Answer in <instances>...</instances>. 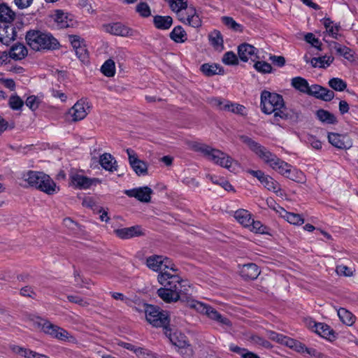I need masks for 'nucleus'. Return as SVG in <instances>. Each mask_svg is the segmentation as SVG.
Masks as SVG:
<instances>
[{
    "instance_id": "1",
    "label": "nucleus",
    "mask_w": 358,
    "mask_h": 358,
    "mask_svg": "<svg viewBox=\"0 0 358 358\" xmlns=\"http://www.w3.org/2000/svg\"><path fill=\"white\" fill-rule=\"evenodd\" d=\"M241 141L255 152L264 163L282 176L287 178L291 165L280 159L265 147L246 136H241Z\"/></svg>"
},
{
    "instance_id": "2",
    "label": "nucleus",
    "mask_w": 358,
    "mask_h": 358,
    "mask_svg": "<svg viewBox=\"0 0 358 358\" xmlns=\"http://www.w3.org/2000/svg\"><path fill=\"white\" fill-rule=\"evenodd\" d=\"M159 282L164 286L157 290L158 296L165 302H176L180 299V287L181 278L169 272H164L158 275Z\"/></svg>"
},
{
    "instance_id": "3",
    "label": "nucleus",
    "mask_w": 358,
    "mask_h": 358,
    "mask_svg": "<svg viewBox=\"0 0 358 358\" xmlns=\"http://www.w3.org/2000/svg\"><path fill=\"white\" fill-rule=\"evenodd\" d=\"M262 110L266 114H274L275 117L287 119L288 113L284 100L280 94L263 91L261 94Z\"/></svg>"
},
{
    "instance_id": "4",
    "label": "nucleus",
    "mask_w": 358,
    "mask_h": 358,
    "mask_svg": "<svg viewBox=\"0 0 358 358\" xmlns=\"http://www.w3.org/2000/svg\"><path fill=\"white\" fill-rule=\"evenodd\" d=\"M26 41L32 50L36 51L56 49L59 46L57 40L52 34L36 30L27 32Z\"/></svg>"
},
{
    "instance_id": "5",
    "label": "nucleus",
    "mask_w": 358,
    "mask_h": 358,
    "mask_svg": "<svg viewBox=\"0 0 358 358\" xmlns=\"http://www.w3.org/2000/svg\"><path fill=\"white\" fill-rule=\"evenodd\" d=\"M29 325L36 330L43 331L54 338L62 341L68 340L71 336L67 331L60 328L50 322L36 316L28 319Z\"/></svg>"
},
{
    "instance_id": "6",
    "label": "nucleus",
    "mask_w": 358,
    "mask_h": 358,
    "mask_svg": "<svg viewBox=\"0 0 358 358\" xmlns=\"http://www.w3.org/2000/svg\"><path fill=\"white\" fill-rule=\"evenodd\" d=\"M29 325L36 330L43 331L54 338L62 341L68 340L71 336L67 331L60 328L50 322L36 316L28 319Z\"/></svg>"
},
{
    "instance_id": "7",
    "label": "nucleus",
    "mask_w": 358,
    "mask_h": 358,
    "mask_svg": "<svg viewBox=\"0 0 358 358\" xmlns=\"http://www.w3.org/2000/svg\"><path fill=\"white\" fill-rule=\"evenodd\" d=\"M194 150L200 152L208 160L222 167L231 169L236 164L229 156L222 151L204 144H196Z\"/></svg>"
},
{
    "instance_id": "8",
    "label": "nucleus",
    "mask_w": 358,
    "mask_h": 358,
    "mask_svg": "<svg viewBox=\"0 0 358 358\" xmlns=\"http://www.w3.org/2000/svg\"><path fill=\"white\" fill-rule=\"evenodd\" d=\"M144 307L147 321L155 327H163L164 334L167 335L170 322L168 313L152 305L145 304Z\"/></svg>"
},
{
    "instance_id": "9",
    "label": "nucleus",
    "mask_w": 358,
    "mask_h": 358,
    "mask_svg": "<svg viewBox=\"0 0 358 358\" xmlns=\"http://www.w3.org/2000/svg\"><path fill=\"white\" fill-rule=\"evenodd\" d=\"M187 306L189 308L194 309L198 313L206 315L209 319L216 322L222 327H228L231 326L230 321L227 317H223L215 308L204 303L190 299L187 301Z\"/></svg>"
},
{
    "instance_id": "10",
    "label": "nucleus",
    "mask_w": 358,
    "mask_h": 358,
    "mask_svg": "<svg viewBox=\"0 0 358 358\" xmlns=\"http://www.w3.org/2000/svg\"><path fill=\"white\" fill-rule=\"evenodd\" d=\"M147 266L153 271L169 272V270L173 272L177 271V268L172 261L162 255H152L146 259Z\"/></svg>"
},
{
    "instance_id": "11",
    "label": "nucleus",
    "mask_w": 358,
    "mask_h": 358,
    "mask_svg": "<svg viewBox=\"0 0 358 358\" xmlns=\"http://www.w3.org/2000/svg\"><path fill=\"white\" fill-rule=\"evenodd\" d=\"M177 17L181 22L192 27H199L201 25V19L192 5L185 8Z\"/></svg>"
},
{
    "instance_id": "12",
    "label": "nucleus",
    "mask_w": 358,
    "mask_h": 358,
    "mask_svg": "<svg viewBox=\"0 0 358 358\" xmlns=\"http://www.w3.org/2000/svg\"><path fill=\"white\" fill-rule=\"evenodd\" d=\"M90 111L88 103L85 100H79L69 110L67 119L71 121L76 122L83 120Z\"/></svg>"
},
{
    "instance_id": "13",
    "label": "nucleus",
    "mask_w": 358,
    "mask_h": 358,
    "mask_svg": "<svg viewBox=\"0 0 358 358\" xmlns=\"http://www.w3.org/2000/svg\"><path fill=\"white\" fill-rule=\"evenodd\" d=\"M126 152L128 155V159L131 167L136 174L138 176H145L148 174V164L144 161L140 159L136 152L127 148Z\"/></svg>"
},
{
    "instance_id": "14",
    "label": "nucleus",
    "mask_w": 358,
    "mask_h": 358,
    "mask_svg": "<svg viewBox=\"0 0 358 358\" xmlns=\"http://www.w3.org/2000/svg\"><path fill=\"white\" fill-rule=\"evenodd\" d=\"M104 31L113 35L120 36L122 37L135 36L137 32L124 25L120 22H115L105 24L103 26Z\"/></svg>"
},
{
    "instance_id": "15",
    "label": "nucleus",
    "mask_w": 358,
    "mask_h": 358,
    "mask_svg": "<svg viewBox=\"0 0 358 358\" xmlns=\"http://www.w3.org/2000/svg\"><path fill=\"white\" fill-rule=\"evenodd\" d=\"M69 40L78 58L82 62H85L88 58V51L85 41L76 35L69 36Z\"/></svg>"
},
{
    "instance_id": "16",
    "label": "nucleus",
    "mask_w": 358,
    "mask_h": 358,
    "mask_svg": "<svg viewBox=\"0 0 358 358\" xmlns=\"http://www.w3.org/2000/svg\"><path fill=\"white\" fill-rule=\"evenodd\" d=\"M70 178L72 185L78 189H86L100 182L97 178H90L80 173H71Z\"/></svg>"
},
{
    "instance_id": "17",
    "label": "nucleus",
    "mask_w": 358,
    "mask_h": 358,
    "mask_svg": "<svg viewBox=\"0 0 358 358\" xmlns=\"http://www.w3.org/2000/svg\"><path fill=\"white\" fill-rule=\"evenodd\" d=\"M268 337L270 339L279 343L283 344L290 348L295 350L296 351H300L303 349L301 343L282 334H280L274 331H270L268 333Z\"/></svg>"
},
{
    "instance_id": "18",
    "label": "nucleus",
    "mask_w": 358,
    "mask_h": 358,
    "mask_svg": "<svg viewBox=\"0 0 358 358\" xmlns=\"http://www.w3.org/2000/svg\"><path fill=\"white\" fill-rule=\"evenodd\" d=\"M328 140L333 146L338 149H349L352 145L351 139L345 134L329 133Z\"/></svg>"
},
{
    "instance_id": "19",
    "label": "nucleus",
    "mask_w": 358,
    "mask_h": 358,
    "mask_svg": "<svg viewBox=\"0 0 358 358\" xmlns=\"http://www.w3.org/2000/svg\"><path fill=\"white\" fill-rule=\"evenodd\" d=\"M124 194L129 197H134L141 202H149L150 201L152 190L145 186L124 191Z\"/></svg>"
},
{
    "instance_id": "20",
    "label": "nucleus",
    "mask_w": 358,
    "mask_h": 358,
    "mask_svg": "<svg viewBox=\"0 0 358 358\" xmlns=\"http://www.w3.org/2000/svg\"><path fill=\"white\" fill-rule=\"evenodd\" d=\"M238 53L239 58L243 62H248V60L255 62L259 58L257 56V49L248 43L240 45L238 47Z\"/></svg>"
},
{
    "instance_id": "21",
    "label": "nucleus",
    "mask_w": 358,
    "mask_h": 358,
    "mask_svg": "<svg viewBox=\"0 0 358 358\" xmlns=\"http://www.w3.org/2000/svg\"><path fill=\"white\" fill-rule=\"evenodd\" d=\"M15 29L12 24L6 23L0 24V41L2 43L9 45L15 39Z\"/></svg>"
},
{
    "instance_id": "22",
    "label": "nucleus",
    "mask_w": 358,
    "mask_h": 358,
    "mask_svg": "<svg viewBox=\"0 0 358 358\" xmlns=\"http://www.w3.org/2000/svg\"><path fill=\"white\" fill-rule=\"evenodd\" d=\"M309 327L322 338L328 340H331L334 338L333 330L329 325L324 323H317L314 321H310Z\"/></svg>"
},
{
    "instance_id": "23",
    "label": "nucleus",
    "mask_w": 358,
    "mask_h": 358,
    "mask_svg": "<svg viewBox=\"0 0 358 358\" xmlns=\"http://www.w3.org/2000/svg\"><path fill=\"white\" fill-rule=\"evenodd\" d=\"M274 210L281 217L285 219L291 224L301 225L304 222V219L300 214L287 212L280 206L275 208Z\"/></svg>"
},
{
    "instance_id": "24",
    "label": "nucleus",
    "mask_w": 358,
    "mask_h": 358,
    "mask_svg": "<svg viewBox=\"0 0 358 358\" xmlns=\"http://www.w3.org/2000/svg\"><path fill=\"white\" fill-rule=\"evenodd\" d=\"M41 176V178H39V179H43V180L42 181L41 187H40V191L49 195L57 194L59 191V187L56 185L48 174ZM35 178L38 179V177Z\"/></svg>"
},
{
    "instance_id": "25",
    "label": "nucleus",
    "mask_w": 358,
    "mask_h": 358,
    "mask_svg": "<svg viewBox=\"0 0 358 358\" xmlns=\"http://www.w3.org/2000/svg\"><path fill=\"white\" fill-rule=\"evenodd\" d=\"M115 235L122 239H128L139 236L143 234L139 226L117 229L114 231Z\"/></svg>"
},
{
    "instance_id": "26",
    "label": "nucleus",
    "mask_w": 358,
    "mask_h": 358,
    "mask_svg": "<svg viewBox=\"0 0 358 358\" xmlns=\"http://www.w3.org/2000/svg\"><path fill=\"white\" fill-rule=\"evenodd\" d=\"M52 17L59 28H66L73 24L72 20L69 18L68 14L61 10H55Z\"/></svg>"
},
{
    "instance_id": "27",
    "label": "nucleus",
    "mask_w": 358,
    "mask_h": 358,
    "mask_svg": "<svg viewBox=\"0 0 358 358\" xmlns=\"http://www.w3.org/2000/svg\"><path fill=\"white\" fill-rule=\"evenodd\" d=\"M41 175H46V173L41 171H29L24 175V178L30 186L40 190L43 179H36L34 178H41Z\"/></svg>"
},
{
    "instance_id": "28",
    "label": "nucleus",
    "mask_w": 358,
    "mask_h": 358,
    "mask_svg": "<svg viewBox=\"0 0 358 358\" xmlns=\"http://www.w3.org/2000/svg\"><path fill=\"white\" fill-rule=\"evenodd\" d=\"M240 273L243 278L254 280L258 277L260 271L256 264H248L242 266Z\"/></svg>"
},
{
    "instance_id": "29",
    "label": "nucleus",
    "mask_w": 358,
    "mask_h": 358,
    "mask_svg": "<svg viewBox=\"0 0 358 358\" xmlns=\"http://www.w3.org/2000/svg\"><path fill=\"white\" fill-rule=\"evenodd\" d=\"M234 218L244 227L250 225L252 215L249 211L245 209H238L234 213Z\"/></svg>"
},
{
    "instance_id": "30",
    "label": "nucleus",
    "mask_w": 358,
    "mask_h": 358,
    "mask_svg": "<svg viewBox=\"0 0 358 358\" xmlns=\"http://www.w3.org/2000/svg\"><path fill=\"white\" fill-rule=\"evenodd\" d=\"M99 163L103 169L109 171L116 170L115 160L109 153H103L100 156Z\"/></svg>"
},
{
    "instance_id": "31",
    "label": "nucleus",
    "mask_w": 358,
    "mask_h": 358,
    "mask_svg": "<svg viewBox=\"0 0 358 358\" xmlns=\"http://www.w3.org/2000/svg\"><path fill=\"white\" fill-rule=\"evenodd\" d=\"M166 336L169 337L172 344L177 348L185 346L187 342L186 336L183 334L179 331H175L172 334L170 329Z\"/></svg>"
},
{
    "instance_id": "32",
    "label": "nucleus",
    "mask_w": 358,
    "mask_h": 358,
    "mask_svg": "<svg viewBox=\"0 0 358 358\" xmlns=\"http://www.w3.org/2000/svg\"><path fill=\"white\" fill-rule=\"evenodd\" d=\"M27 55V48L21 43L13 45L10 52L9 55L12 59L20 60L24 58Z\"/></svg>"
},
{
    "instance_id": "33",
    "label": "nucleus",
    "mask_w": 358,
    "mask_h": 358,
    "mask_svg": "<svg viewBox=\"0 0 358 358\" xmlns=\"http://www.w3.org/2000/svg\"><path fill=\"white\" fill-rule=\"evenodd\" d=\"M165 1L177 16L189 6L187 0H165Z\"/></svg>"
},
{
    "instance_id": "34",
    "label": "nucleus",
    "mask_w": 358,
    "mask_h": 358,
    "mask_svg": "<svg viewBox=\"0 0 358 358\" xmlns=\"http://www.w3.org/2000/svg\"><path fill=\"white\" fill-rule=\"evenodd\" d=\"M153 22L155 26L159 29H169L172 24L173 19L170 16L156 15L154 17Z\"/></svg>"
},
{
    "instance_id": "35",
    "label": "nucleus",
    "mask_w": 358,
    "mask_h": 358,
    "mask_svg": "<svg viewBox=\"0 0 358 358\" xmlns=\"http://www.w3.org/2000/svg\"><path fill=\"white\" fill-rule=\"evenodd\" d=\"M201 70L203 74L211 76L217 74H223V68L217 64H204L201 66Z\"/></svg>"
},
{
    "instance_id": "36",
    "label": "nucleus",
    "mask_w": 358,
    "mask_h": 358,
    "mask_svg": "<svg viewBox=\"0 0 358 358\" xmlns=\"http://www.w3.org/2000/svg\"><path fill=\"white\" fill-rule=\"evenodd\" d=\"M170 38L176 43H182L187 41V35L181 26H177L171 31Z\"/></svg>"
},
{
    "instance_id": "37",
    "label": "nucleus",
    "mask_w": 358,
    "mask_h": 358,
    "mask_svg": "<svg viewBox=\"0 0 358 358\" xmlns=\"http://www.w3.org/2000/svg\"><path fill=\"white\" fill-rule=\"evenodd\" d=\"M334 61V57L331 55H325L320 57H314L310 60V64L313 67L327 68L331 65Z\"/></svg>"
},
{
    "instance_id": "38",
    "label": "nucleus",
    "mask_w": 358,
    "mask_h": 358,
    "mask_svg": "<svg viewBox=\"0 0 358 358\" xmlns=\"http://www.w3.org/2000/svg\"><path fill=\"white\" fill-rule=\"evenodd\" d=\"M322 23L329 35L334 38H337L338 36L340 27L329 18H324L322 20Z\"/></svg>"
},
{
    "instance_id": "39",
    "label": "nucleus",
    "mask_w": 358,
    "mask_h": 358,
    "mask_svg": "<svg viewBox=\"0 0 358 358\" xmlns=\"http://www.w3.org/2000/svg\"><path fill=\"white\" fill-rule=\"evenodd\" d=\"M15 18V13L6 4L0 5V20L4 23H10Z\"/></svg>"
},
{
    "instance_id": "40",
    "label": "nucleus",
    "mask_w": 358,
    "mask_h": 358,
    "mask_svg": "<svg viewBox=\"0 0 358 358\" xmlns=\"http://www.w3.org/2000/svg\"><path fill=\"white\" fill-rule=\"evenodd\" d=\"M292 86L298 91L306 94L308 92L309 84L308 81L302 77H294L291 80Z\"/></svg>"
},
{
    "instance_id": "41",
    "label": "nucleus",
    "mask_w": 358,
    "mask_h": 358,
    "mask_svg": "<svg viewBox=\"0 0 358 358\" xmlns=\"http://www.w3.org/2000/svg\"><path fill=\"white\" fill-rule=\"evenodd\" d=\"M209 41L210 44L217 50H222L224 48L222 35L218 31H213L209 34Z\"/></svg>"
},
{
    "instance_id": "42",
    "label": "nucleus",
    "mask_w": 358,
    "mask_h": 358,
    "mask_svg": "<svg viewBox=\"0 0 358 358\" xmlns=\"http://www.w3.org/2000/svg\"><path fill=\"white\" fill-rule=\"evenodd\" d=\"M338 315L343 323L351 326L355 322V317L353 314L345 308H340L338 310Z\"/></svg>"
},
{
    "instance_id": "43",
    "label": "nucleus",
    "mask_w": 358,
    "mask_h": 358,
    "mask_svg": "<svg viewBox=\"0 0 358 358\" xmlns=\"http://www.w3.org/2000/svg\"><path fill=\"white\" fill-rule=\"evenodd\" d=\"M262 185L268 190L272 191L277 194L282 195L281 189L279 183L275 181L271 177L267 176V177L264 179Z\"/></svg>"
},
{
    "instance_id": "44",
    "label": "nucleus",
    "mask_w": 358,
    "mask_h": 358,
    "mask_svg": "<svg viewBox=\"0 0 358 358\" xmlns=\"http://www.w3.org/2000/svg\"><path fill=\"white\" fill-rule=\"evenodd\" d=\"M221 22L229 29L236 31V32H242L243 27V26L236 22L232 17L229 16H223L221 17Z\"/></svg>"
},
{
    "instance_id": "45",
    "label": "nucleus",
    "mask_w": 358,
    "mask_h": 358,
    "mask_svg": "<svg viewBox=\"0 0 358 358\" xmlns=\"http://www.w3.org/2000/svg\"><path fill=\"white\" fill-rule=\"evenodd\" d=\"M224 111L231 112L235 114L245 115L247 113L246 108L244 106L236 103H232L229 101H228V104L224 106Z\"/></svg>"
},
{
    "instance_id": "46",
    "label": "nucleus",
    "mask_w": 358,
    "mask_h": 358,
    "mask_svg": "<svg viewBox=\"0 0 358 358\" xmlns=\"http://www.w3.org/2000/svg\"><path fill=\"white\" fill-rule=\"evenodd\" d=\"M316 115L322 122L326 124H334L336 121L335 116L325 110H318L316 113Z\"/></svg>"
},
{
    "instance_id": "47",
    "label": "nucleus",
    "mask_w": 358,
    "mask_h": 358,
    "mask_svg": "<svg viewBox=\"0 0 358 358\" xmlns=\"http://www.w3.org/2000/svg\"><path fill=\"white\" fill-rule=\"evenodd\" d=\"M102 73L107 77H113L115 73V62L112 59L106 60L101 68Z\"/></svg>"
},
{
    "instance_id": "48",
    "label": "nucleus",
    "mask_w": 358,
    "mask_h": 358,
    "mask_svg": "<svg viewBox=\"0 0 358 358\" xmlns=\"http://www.w3.org/2000/svg\"><path fill=\"white\" fill-rule=\"evenodd\" d=\"M253 66L257 72L264 74L271 73L273 70L271 65L264 61H257L254 64Z\"/></svg>"
},
{
    "instance_id": "49",
    "label": "nucleus",
    "mask_w": 358,
    "mask_h": 358,
    "mask_svg": "<svg viewBox=\"0 0 358 358\" xmlns=\"http://www.w3.org/2000/svg\"><path fill=\"white\" fill-rule=\"evenodd\" d=\"M287 178L298 182H303L305 180V176L302 171L291 166Z\"/></svg>"
},
{
    "instance_id": "50",
    "label": "nucleus",
    "mask_w": 358,
    "mask_h": 358,
    "mask_svg": "<svg viewBox=\"0 0 358 358\" xmlns=\"http://www.w3.org/2000/svg\"><path fill=\"white\" fill-rule=\"evenodd\" d=\"M222 62L228 66L236 65L238 64V59L236 55L232 51L225 52L222 57Z\"/></svg>"
},
{
    "instance_id": "51",
    "label": "nucleus",
    "mask_w": 358,
    "mask_h": 358,
    "mask_svg": "<svg viewBox=\"0 0 358 358\" xmlns=\"http://www.w3.org/2000/svg\"><path fill=\"white\" fill-rule=\"evenodd\" d=\"M249 228V229L255 233L258 234H267V227L264 226L259 221H254L252 219L251 220L250 225L249 227H246Z\"/></svg>"
},
{
    "instance_id": "52",
    "label": "nucleus",
    "mask_w": 358,
    "mask_h": 358,
    "mask_svg": "<svg viewBox=\"0 0 358 358\" xmlns=\"http://www.w3.org/2000/svg\"><path fill=\"white\" fill-rule=\"evenodd\" d=\"M207 178L210 180L213 183L217 184L222 187L225 190H232V186L231 184L226 180L224 178H218L215 176L208 175Z\"/></svg>"
},
{
    "instance_id": "53",
    "label": "nucleus",
    "mask_w": 358,
    "mask_h": 358,
    "mask_svg": "<svg viewBox=\"0 0 358 358\" xmlns=\"http://www.w3.org/2000/svg\"><path fill=\"white\" fill-rule=\"evenodd\" d=\"M329 85L332 89L339 92L343 91L347 87L346 83L338 78L329 80Z\"/></svg>"
},
{
    "instance_id": "54",
    "label": "nucleus",
    "mask_w": 358,
    "mask_h": 358,
    "mask_svg": "<svg viewBox=\"0 0 358 358\" xmlns=\"http://www.w3.org/2000/svg\"><path fill=\"white\" fill-rule=\"evenodd\" d=\"M248 340L254 345H260L266 348H268L271 347V345L268 341H266L263 338L255 335L251 334L248 336Z\"/></svg>"
},
{
    "instance_id": "55",
    "label": "nucleus",
    "mask_w": 358,
    "mask_h": 358,
    "mask_svg": "<svg viewBox=\"0 0 358 358\" xmlns=\"http://www.w3.org/2000/svg\"><path fill=\"white\" fill-rule=\"evenodd\" d=\"M335 49L337 53L343 56L348 61H352L354 59V55L352 50L348 47L339 45L336 46Z\"/></svg>"
},
{
    "instance_id": "56",
    "label": "nucleus",
    "mask_w": 358,
    "mask_h": 358,
    "mask_svg": "<svg viewBox=\"0 0 358 358\" xmlns=\"http://www.w3.org/2000/svg\"><path fill=\"white\" fill-rule=\"evenodd\" d=\"M336 271L339 275L351 277L353 275L355 270L352 268L348 267L343 264H341L336 266Z\"/></svg>"
},
{
    "instance_id": "57",
    "label": "nucleus",
    "mask_w": 358,
    "mask_h": 358,
    "mask_svg": "<svg viewBox=\"0 0 358 358\" xmlns=\"http://www.w3.org/2000/svg\"><path fill=\"white\" fill-rule=\"evenodd\" d=\"M136 12L143 17H148L151 15V10L149 6L144 2H141L136 6Z\"/></svg>"
},
{
    "instance_id": "58",
    "label": "nucleus",
    "mask_w": 358,
    "mask_h": 358,
    "mask_svg": "<svg viewBox=\"0 0 358 358\" xmlns=\"http://www.w3.org/2000/svg\"><path fill=\"white\" fill-rule=\"evenodd\" d=\"M41 99L39 96H29L26 99L25 103L31 110H35L39 106Z\"/></svg>"
},
{
    "instance_id": "59",
    "label": "nucleus",
    "mask_w": 358,
    "mask_h": 358,
    "mask_svg": "<svg viewBox=\"0 0 358 358\" xmlns=\"http://www.w3.org/2000/svg\"><path fill=\"white\" fill-rule=\"evenodd\" d=\"M210 103L215 108L224 110V106L228 104V100L220 98V97H213L209 100Z\"/></svg>"
},
{
    "instance_id": "60",
    "label": "nucleus",
    "mask_w": 358,
    "mask_h": 358,
    "mask_svg": "<svg viewBox=\"0 0 358 358\" xmlns=\"http://www.w3.org/2000/svg\"><path fill=\"white\" fill-rule=\"evenodd\" d=\"M305 41L311 44L313 47L316 48L318 50H320L321 42L320 40L315 37V36L312 33H308L305 36Z\"/></svg>"
},
{
    "instance_id": "61",
    "label": "nucleus",
    "mask_w": 358,
    "mask_h": 358,
    "mask_svg": "<svg viewBox=\"0 0 358 358\" xmlns=\"http://www.w3.org/2000/svg\"><path fill=\"white\" fill-rule=\"evenodd\" d=\"M334 96L333 91L322 87V90L317 94V98L321 99L326 101H331Z\"/></svg>"
},
{
    "instance_id": "62",
    "label": "nucleus",
    "mask_w": 358,
    "mask_h": 358,
    "mask_svg": "<svg viewBox=\"0 0 358 358\" xmlns=\"http://www.w3.org/2000/svg\"><path fill=\"white\" fill-rule=\"evenodd\" d=\"M178 348V352L185 358H190L193 355L192 348L188 344V342L186 343L185 346L179 347Z\"/></svg>"
},
{
    "instance_id": "63",
    "label": "nucleus",
    "mask_w": 358,
    "mask_h": 358,
    "mask_svg": "<svg viewBox=\"0 0 358 358\" xmlns=\"http://www.w3.org/2000/svg\"><path fill=\"white\" fill-rule=\"evenodd\" d=\"M9 105L13 109L17 110L23 106V101L19 96H12L9 99Z\"/></svg>"
},
{
    "instance_id": "64",
    "label": "nucleus",
    "mask_w": 358,
    "mask_h": 358,
    "mask_svg": "<svg viewBox=\"0 0 358 358\" xmlns=\"http://www.w3.org/2000/svg\"><path fill=\"white\" fill-rule=\"evenodd\" d=\"M21 352L27 358H49L45 355L38 354L31 350H22Z\"/></svg>"
}]
</instances>
